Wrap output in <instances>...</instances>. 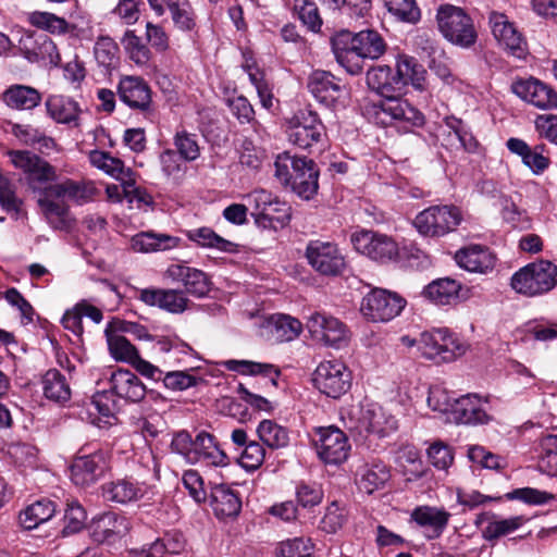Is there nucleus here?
<instances>
[{
	"label": "nucleus",
	"instance_id": "a211bd4d",
	"mask_svg": "<svg viewBox=\"0 0 557 557\" xmlns=\"http://www.w3.org/2000/svg\"><path fill=\"white\" fill-rule=\"evenodd\" d=\"M153 13L161 17L170 13L175 28L181 32H193L197 25V15L189 0H147Z\"/></svg>",
	"mask_w": 557,
	"mask_h": 557
},
{
	"label": "nucleus",
	"instance_id": "0e129e2a",
	"mask_svg": "<svg viewBox=\"0 0 557 557\" xmlns=\"http://www.w3.org/2000/svg\"><path fill=\"white\" fill-rule=\"evenodd\" d=\"M295 10L298 12V17L310 32L318 33L322 26V18L320 16L318 7L313 2L304 0L301 5L295 4Z\"/></svg>",
	"mask_w": 557,
	"mask_h": 557
},
{
	"label": "nucleus",
	"instance_id": "864d4df0",
	"mask_svg": "<svg viewBox=\"0 0 557 557\" xmlns=\"http://www.w3.org/2000/svg\"><path fill=\"white\" fill-rule=\"evenodd\" d=\"M177 154L186 162H193L200 156L198 135L186 129L177 131L173 137Z\"/></svg>",
	"mask_w": 557,
	"mask_h": 557
},
{
	"label": "nucleus",
	"instance_id": "6e6d98bb",
	"mask_svg": "<svg viewBox=\"0 0 557 557\" xmlns=\"http://www.w3.org/2000/svg\"><path fill=\"white\" fill-rule=\"evenodd\" d=\"M523 522L524 518L522 516L491 521L483 529L482 536L487 542H495L499 537L518 530L523 524Z\"/></svg>",
	"mask_w": 557,
	"mask_h": 557
},
{
	"label": "nucleus",
	"instance_id": "c03bdc74",
	"mask_svg": "<svg viewBox=\"0 0 557 557\" xmlns=\"http://www.w3.org/2000/svg\"><path fill=\"white\" fill-rule=\"evenodd\" d=\"M224 366L228 371L237 372L243 375H261L268 379L273 386L277 385V379L281 374L280 370L271 363L250 360L231 359L225 361Z\"/></svg>",
	"mask_w": 557,
	"mask_h": 557
},
{
	"label": "nucleus",
	"instance_id": "4468645a",
	"mask_svg": "<svg viewBox=\"0 0 557 557\" xmlns=\"http://www.w3.org/2000/svg\"><path fill=\"white\" fill-rule=\"evenodd\" d=\"M488 25L498 46L508 55L519 60L525 59L528 54L527 41L505 13L491 11L488 13Z\"/></svg>",
	"mask_w": 557,
	"mask_h": 557
},
{
	"label": "nucleus",
	"instance_id": "de8ad7c7",
	"mask_svg": "<svg viewBox=\"0 0 557 557\" xmlns=\"http://www.w3.org/2000/svg\"><path fill=\"white\" fill-rule=\"evenodd\" d=\"M189 240L203 248H212L223 252H235L237 245L218 235L210 227H199L187 232Z\"/></svg>",
	"mask_w": 557,
	"mask_h": 557
},
{
	"label": "nucleus",
	"instance_id": "6e6552de",
	"mask_svg": "<svg viewBox=\"0 0 557 557\" xmlns=\"http://www.w3.org/2000/svg\"><path fill=\"white\" fill-rule=\"evenodd\" d=\"M461 212L454 206H431L414 218L413 225L423 236L440 237L457 228Z\"/></svg>",
	"mask_w": 557,
	"mask_h": 557
},
{
	"label": "nucleus",
	"instance_id": "b1692460",
	"mask_svg": "<svg viewBox=\"0 0 557 557\" xmlns=\"http://www.w3.org/2000/svg\"><path fill=\"white\" fill-rule=\"evenodd\" d=\"M20 47L30 62L58 65L61 61L57 45L44 33H30L23 36Z\"/></svg>",
	"mask_w": 557,
	"mask_h": 557
},
{
	"label": "nucleus",
	"instance_id": "39448f33",
	"mask_svg": "<svg viewBox=\"0 0 557 557\" xmlns=\"http://www.w3.org/2000/svg\"><path fill=\"white\" fill-rule=\"evenodd\" d=\"M557 285V265L548 260L527 264L511 277V287L525 296L542 295Z\"/></svg>",
	"mask_w": 557,
	"mask_h": 557
},
{
	"label": "nucleus",
	"instance_id": "5701e85b",
	"mask_svg": "<svg viewBox=\"0 0 557 557\" xmlns=\"http://www.w3.org/2000/svg\"><path fill=\"white\" fill-rule=\"evenodd\" d=\"M486 400L478 394H467L454 399L450 419L457 424H486L492 417L485 409Z\"/></svg>",
	"mask_w": 557,
	"mask_h": 557
},
{
	"label": "nucleus",
	"instance_id": "a878e982",
	"mask_svg": "<svg viewBox=\"0 0 557 557\" xmlns=\"http://www.w3.org/2000/svg\"><path fill=\"white\" fill-rule=\"evenodd\" d=\"M89 530L95 542H113L128 533L131 522L125 516L108 511L94 518Z\"/></svg>",
	"mask_w": 557,
	"mask_h": 557
},
{
	"label": "nucleus",
	"instance_id": "680f3d73",
	"mask_svg": "<svg viewBox=\"0 0 557 557\" xmlns=\"http://www.w3.org/2000/svg\"><path fill=\"white\" fill-rule=\"evenodd\" d=\"M312 552L310 539L295 537L280 544L276 557H313Z\"/></svg>",
	"mask_w": 557,
	"mask_h": 557
},
{
	"label": "nucleus",
	"instance_id": "aec40b11",
	"mask_svg": "<svg viewBox=\"0 0 557 557\" xmlns=\"http://www.w3.org/2000/svg\"><path fill=\"white\" fill-rule=\"evenodd\" d=\"M151 88L140 76H123L117 84L120 100L132 110L149 112L152 104Z\"/></svg>",
	"mask_w": 557,
	"mask_h": 557
},
{
	"label": "nucleus",
	"instance_id": "20e7f679",
	"mask_svg": "<svg viewBox=\"0 0 557 557\" xmlns=\"http://www.w3.org/2000/svg\"><path fill=\"white\" fill-rule=\"evenodd\" d=\"M436 22L443 37L460 48H471L478 40V32L472 17L460 7L441 4Z\"/></svg>",
	"mask_w": 557,
	"mask_h": 557
},
{
	"label": "nucleus",
	"instance_id": "2f4dec72",
	"mask_svg": "<svg viewBox=\"0 0 557 557\" xmlns=\"http://www.w3.org/2000/svg\"><path fill=\"white\" fill-rule=\"evenodd\" d=\"M111 389L120 398L138 403L144 399L147 388L140 379L129 370L119 369L111 375Z\"/></svg>",
	"mask_w": 557,
	"mask_h": 557
},
{
	"label": "nucleus",
	"instance_id": "8fccbe9b",
	"mask_svg": "<svg viewBox=\"0 0 557 557\" xmlns=\"http://www.w3.org/2000/svg\"><path fill=\"white\" fill-rule=\"evenodd\" d=\"M257 433L260 441L272 449L286 447L289 443L288 430L273 420H262L257 428Z\"/></svg>",
	"mask_w": 557,
	"mask_h": 557
},
{
	"label": "nucleus",
	"instance_id": "052dcab7",
	"mask_svg": "<svg viewBox=\"0 0 557 557\" xmlns=\"http://www.w3.org/2000/svg\"><path fill=\"white\" fill-rule=\"evenodd\" d=\"M108 345L115 360L133 363L139 356L136 347L123 335H112L108 338Z\"/></svg>",
	"mask_w": 557,
	"mask_h": 557
},
{
	"label": "nucleus",
	"instance_id": "09e8293b",
	"mask_svg": "<svg viewBox=\"0 0 557 557\" xmlns=\"http://www.w3.org/2000/svg\"><path fill=\"white\" fill-rule=\"evenodd\" d=\"M28 22L42 30L49 32L50 34H74L77 27L70 24L65 18L60 17L53 13L35 11L28 15Z\"/></svg>",
	"mask_w": 557,
	"mask_h": 557
},
{
	"label": "nucleus",
	"instance_id": "7c9ffc66",
	"mask_svg": "<svg viewBox=\"0 0 557 557\" xmlns=\"http://www.w3.org/2000/svg\"><path fill=\"white\" fill-rule=\"evenodd\" d=\"M101 490L106 500L122 505L137 502L146 494L145 484L128 476L107 482Z\"/></svg>",
	"mask_w": 557,
	"mask_h": 557
},
{
	"label": "nucleus",
	"instance_id": "393cba45",
	"mask_svg": "<svg viewBox=\"0 0 557 557\" xmlns=\"http://www.w3.org/2000/svg\"><path fill=\"white\" fill-rule=\"evenodd\" d=\"M301 330L299 320L283 313L265 317L260 325L262 337L273 344L290 342L298 337Z\"/></svg>",
	"mask_w": 557,
	"mask_h": 557
},
{
	"label": "nucleus",
	"instance_id": "e2e57ef3",
	"mask_svg": "<svg viewBox=\"0 0 557 557\" xmlns=\"http://www.w3.org/2000/svg\"><path fill=\"white\" fill-rule=\"evenodd\" d=\"M264 457L265 450L263 446L256 441H251L245 446L240 454L239 463L245 469L256 470L262 465Z\"/></svg>",
	"mask_w": 557,
	"mask_h": 557
},
{
	"label": "nucleus",
	"instance_id": "49530a36",
	"mask_svg": "<svg viewBox=\"0 0 557 557\" xmlns=\"http://www.w3.org/2000/svg\"><path fill=\"white\" fill-rule=\"evenodd\" d=\"M44 395L47 399L64 404L71 398V388L66 377L57 369H50L42 377Z\"/></svg>",
	"mask_w": 557,
	"mask_h": 557
},
{
	"label": "nucleus",
	"instance_id": "c756f323",
	"mask_svg": "<svg viewBox=\"0 0 557 557\" xmlns=\"http://www.w3.org/2000/svg\"><path fill=\"white\" fill-rule=\"evenodd\" d=\"M308 89L322 104L332 107L343 95L341 81L326 71H314L308 79Z\"/></svg>",
	"mask_w": 557,
	"mask_h": 557
},
{
	"label": "nucleus",
	"instance_id": "338daca9",
	"mask_svg": "<svg viewBox=\"0 0 557 557\" xmlns=\"http://www.w3.org/2000/svg\"><path fill=\"white\" fill-rule=\"evenodd\" d=\"M296 498L304 508L318 506L323 498V492L317 484L301 482L296 487Z\"/></svg>",
	"mask_w": 557,
	"mask_h": 557
},
{
	"label": "nucleus",
	"instance_id": "f704fd0d",
	"mask_svg": "<svg viewBox=\"0 0 557 557\" xmlns=\"http://www.w3.org/2000/svg\"><path fill=\"white\" fill-rule=\"evenodd\" d=\"M360 423L366 432L379 437L387 436L397 429L396 419L377 405H371L362 410Z\"/></svg>",
	"mask_w": 557,
	"mask_h": 557
},
{
	"label": "nucleus",
	"instance_id": "f257e3e1",
	"mask_svg": "<svg viewBox=\"0 0 557 557\" xmlns=\"http://www.w3.org/2000/svg\"><path fill=\"white\" fill-rule=\"evenodd\" d=\"M425 75V69L417 59L407 54L397 57L395 70L388 65L370 67L366 75L367 85L383 99L366 104L364 115L381 126L404 124L406 132H409L411 127L422 126L424 115L401 96L408 84L422 90Z\"/></svg>",
	"mask_w": 557,
	"mask_h": 557
},
{
	"label": "nucleus",
	"instance_id": "412c9836",
	"mask_svg": "<svg viewBox=\"0 0 557 557\" xmlns=\"http://www.w3.org/2000/svg\"><path fill=\"white\" fill-rule=\"evenodd\" d=\"M511 90L519 98L542 110L557 108V92L539 79H518L512 83Z\"/></svg>",
	"mask_w": 557,
	"mask_h": 557
},
{
	"label": "nucleus",
	"instance_id": "13d9d810",
	"mask_svg": "<svg viewBox=\"0 0 557 557\" xmlns=\"http://www.w3.org/2000/svg\"><path fill=\"white\" fill-rule=\"evenodd\" d=\"M347 521V510L344 504L337 500L332 502L325 509L320 521V528L326 533H336Z\"/></svg>",
	"mask_w": 557,
	"mask_h": 557
},
{
	"label": "nucleus",
	"instance_id": "ddd939ff",
	"mask_svg": "<svg viewBox=\"0 0 557 557\" xmlns=\"http://www.w3.org/2000/svg\"><path fill=\"white\" fill-rule=\"evenodd\" d=\"M11 162L27 175L28 185L40 194L44 185L57 181V171L48 161L28 150L9 152Z\"/></svg>",
	"mask_w": 557,
	"mask_h": 557
},
{
	"label": "nucleus",
	"instance_id": "473e14b6",
	"mask_svg": "<svg viewBox=\"0 0 557 557\" xmlns=\"http://www.w3.org/2000/svg\"><path fill=\"white\" fill-rule=\"evenodd\" d=\"M349 32L339 34L332 40V50L337 63L350 75H359L363 71L364 58L352 49L351 42L347 39Z\"/></svg>",
	"mask_w": 557,
	"mask_h": 557
},
{
	"label": "nucleus",
	"instance_id": "9b49d317",
	"mask_svg": "<svg viewBox=\"0 0 557 557\" xmlns=\"http://www.w3.org/2000/svg\"><path fill=\"white\" fill-rule=\"evenodd\" d=\"M313 444L319 458L326 465H341L347 460L350 444L347 435L334 425L313 430Z\"/></svg>",
	"mask_w": 557,
	"mask_h": 557
},
{
	"label": "nucleus",
	"instance_id": "bf43d9fd",
	"mask_svg": "<svg viewBox=\"0 0 557 557\" xmlns=\"http://www.w3.org/2000/svg\"><path fill=\"white\" fill-rule=\"evenodd\" d=\"M87 515L82 505L77 502L67 504L63 517L62 534L64 536L78 533L85 527Z\"/></svg>",
	"mask_w": 557,
	"mask_h": 557
},
{
	"label": "nucleus",
	"instance_id": "6ab92c4d",
	"mask_svg": "<svg viewBox=\"0 0 557 557\" xmlns=\"http://www.w3.org/2000/svg\"><path fill=\"white\" fill-rule=\"evenodd\" d=\"M164 275L172 282L181 283L187 294L197 298L205 297L211 289L210 277L203 271L184 262L170 264Z\"/></svg>",
	"mask_w": 557,
	"mask_h": 557
},
{
	"label": "nucleus",
	"instance_id": "423d86ee",
	"mask_svg": "<svg viewBox=\"0 0 557 557\" xmlns=\"http://www.w3.org/2000/svg\"><path fill=\"white\" fill-rule=\"evenodd\" d=\"M418 349L426 359L450 362L466 352V345L446 329L425 331L420 334Z\"/></svg>",
	"mask_w": 557,
	"mask_h": 557
},
{
	"label": "nucleus",
	"instance_id": "2eb2a0df",
	"mask_svg": "<svg viewBox=\"0 0 557 557\" xmlns=\"http://www.w3.org/2000/svg\"><path fill=\"white\" fill-rule=\"evenodd\" d=\"M309 264L320 274L336 276L346 267L345 258L337 245L329 242L312 240L306 248Z\"/></svg>",
	"mask_w": 557,
	"mask_h": 557
},
{
	"label": "nucleus",
	"instance_id": "f03ea898",
	"mask_svg": "<svg viewBox=\"0 0 557 557\" xmlns=\"http://www.w3.org/2000/svg\"><path fill=\"white\" fill-rule=\"evenodd\" d=\"M97 191L91 181L66 178L60 183L50 184L41 190L37 203L48 223L54 230L64 231L70 227V207L63 199L83 206L90 202Z\"/></svg>",
	"mask_w": 557,
	"mask_h": 557
},
{
	"label": "nucleus",
	"instance_id": "72a5a7b5",
	"mask_svg": "<svg viewBox=\"0 0 557 557\" xmlns=\"http://www.w3.org/2000/svg\"><path fill=\"white\" fill-rule=\"evenodd\" d=\"M46 108L49 116L57 123L79 126V104L70 97L63 95H51L46 100Z\"/></svg>",
	"mask_w": 557,
	"mask_h": 557
},
{
	"label": "nucleus",
	"instance_id": "c85d7f7f",
	"mask_svg": "<svg viewBox=\"0 0 557 557\" xmlns=\"http://www.w3.org/2000/svg\"><path fill=\"white\" fill-rule=\"evenodd\" d=\"M450 516V512L444 508L418 506L412 510L410 518L419 527L425 529L426 539L435 540L441 537L446 530Z\"/></svg>",
	"mask_w": 557,
	"mask_h": 557
},
{
	"label": "nucleus",
	"instance_id": "774afa93",
	"mask_svg": "<svg viewBox=\"0 0 557 557\" xmlns=\"http://www.w3.org/2000/svg\"><path fill=\"white\" fill-rule=\"evenodd\" d=\"M248 207L251 209V215L256 223L258 219L264 213L268 206L274 200V195L264 189H257L251 191L245 197Z\"/></svg>",
	"mask_w": 557,
	"mask_h": 557
},
{
	"label": "nucleus",
	"instance_id": "f3484780",
	"mask_svg": "<svg viewBox=\"0 0 557 557\" xmlns=\"http://www.w3.org/2000/svg\"><path fill=\"white\" fill-rule=\"evenodd\" d=\"M108 458L102 450L82 455L71 466V479L77 486H89L96 483L107 471Z\"/></svg>",
	"mask_w": 557,
	"mask_h": 557
},
{
	"label": "nucleus",
	"instance_id": "79ce46f5",
	"mask_svg": "<svg viewBox=\"0 0 557 557\" xmlns=\"http://www.w3.org/2000/svg\"><path fill=\"white\" fill-rule=\"evenodd\" d=\"M180 238L166 234L141 232L132 238V247L138 252H154L175 248Z\"/></svg>",
	"mask_w": 557,
	"mask_h": 557
},
{
	"label": "nucleus",
	"instance_id": "5fc2aeb1",
	"mask_svg": "<svg viewBox=\"0 0 557 557\" xmlns=\"http://www.w3.org/2000/svg\"><path fill=\"white\" fill-rule=\"evenodd\" d=\"M122 45L125 48L129 59L139 66L147 65L151 59L150 49L143 42L133 30H127L123 38Z\"/></svg>",
	"mask_w": 557,
	"mask_h": 557
},
{
	"label": "nucleus",
	"instance_id": "a19ab883",
	"mask_svg": "<svg viewBox=\"0 0 557 557\" xmlns=\"http://www.w3.org/2000/svg\"><path fill=\"white\" fill-rule=\"evenodd\" d=\"M507 149L522 159V162L534 174L543 173L549 166V158L540 152H533L532 148L522 139L511 137L506 143Z\"/></svg>",
	"mask_w": 557,
	"mask_h": 557
},
{
	"label": "nucleus",
	"instance_id": "9d476101",
	"mask_svg": "<svg viewBox=\"0 0 557 557\" xmlns=\"http://www.w3.org/2000/svg\"><path fill=\"white\" fill-rule=\"evenodd\" d=\"M350 242L356 251L380 263L389 262L398 257L397 243L386 234L361 230L351 234Z\"/></svg>",
	"mask_w": 557,
	"mask_h": 557
},
{
	"label": "nucleus",
	"instance_id": "ea45409f",
	"mask_svg": "<svg viewBox=\"0 0 557 557\" xmlns=\"http://www.w3.org/2000/svg\"><path fill=\"white\" fill-rule=\"evenodd\" d=\"M55 513V504L50 499H39L28 505L18 516L20 524L25 530H33L49 521Z\"/></svg>",
	"mask_w": 557,
	"mask_h": 557
},
{
	"label": "nucleus",
	"instance_id": "7ed1b4c3",
	"mask_svg": "<svg viewBox=\"0 0 557 557\" xmlns=\"http://www.w3.org/2000/svg\"><path fill=\"white\" fill-rule=\"evenodd\" d=\"M275 177L301 199H312L319 189L320 171L317 163L307 157L292 156L284 151L274 162Z\"/></svg>",
	"mask_w": 557,
	"mask_h": 557
},
{
	"label": "nucleus",
	"instance_id": "dca6fc26",
	"mask_svg": "<svg viewBox=\"0 0 557 557\" xmlns=\"http://www.w3.org/2000/svg\"><path fill=\"white\" fill-rule=\"evenodd\" d=\"M307 327L312 338L325 346L341 348L349 341L346 325L331 315L315 312L308 319Z\"/></svg>",
	"mask_w": 557,
	"mask_h": 557
},
{
	"label": "nucleus",
	"instance_id": "58836bf2",
	"mask_svg": "<svg viewBox=\"0 0 557 557\" xmlns=\"http://www.w3.org/2000/svg\"><path fill=\"white\" fill-rule=\"evenodd\" d=\"M211 505L220 518L236 517L242 509V500L231 487L221 484L211 491Z\"/></svg>",
	"mask_w": 557,
	"mask_h": 557
},
{
	"label": "nucleus",
	"instance_id": "3c124183",
	"mask_svg": "<svg viewBox=\"0 0 557 557\" xmlns=\"http://www.w3.org/2000/svg\"><path fill=\"white\" fill-rule=\"evenodd\" d=\"M290 220V208L284 201H281L276 196L260 219L257 224L264 228H276L277 226L283 227Z\"/></svg>",
	"mask_w": 557,
	"mask_h": 557
},
{
	"label": "nucleus",
	"instance_id": "bb28decb",
	"mask_svg": "<svg viewBox=\"0 0 557 557\" xmlns=\"http://www.w3.org/2000/svg\"><path fill=\"white\" fill-rule=\"evenodd\" d=\"M190 463H203L209 467H226L230 458L221 448L215 436L201 431L195 436V447Z\"/></svg>",
	"mask_w": 557,
	"mask_h": 557
},
{
	"label": "nucleus",
	"instance_id": "c9c22d12",
	"mask_svg": "<svg viewBox=\"0 0 557 557\" xmlns=\"http://www.w3.org/2000/svg\"><path fill=\"white\" fill-rule=\"evenodd\" d=\"M391 479L389 468L381 460L366 463L358 470V487L367 494L381 490Z\"/></svg>",
	"mask_w": 557,
	"mask_h": 557
},
{
	"label": "nucleus",
	"instance_id": "4d7b16f0",
	"mask_svg": "<svg viewBox=\"0 0 557 557\" xmlns=\"http://www.w3.org/2000/svg\"><path fill=\"white\" fill-rule=\"evenodd\" d=\"M119 47L110 37H100L95 44L94 54L100 66L109 70L119 62Z\"/></svg>",
	"mask_w": 557,
	"mask_h": 557
},
{
	"label": "nucleus",
	"instance_id": "37998d69",
	"mask_svg": "<svg viewBox=\"0 0 557 557\" xmlns=\"http://www.w3.org/2000/svg\"><path fill=\"white\" fill-rule=\"evenodd\" d=\"M3 101L12 109L32 110L41 102V94L30 86L12 85L3 92Z\"/></svg>",
	"mask_w": 557,
	"mask_h": 557
},
{
	"label": "nucleus",
	"instance_id": "f8f14e48",
	"mask_svg": "<svg viewBox=\"0 0 557 557\" xmlns=\"http://www.w3.org/2000/svg\"><path fill=\"white\" fill-rule=\"evenodd\" d=\"M406 300L396 293L373 288L361 302L362 314L372 322H388L400 314Z\"/></svg>",
	"mask_w": 557,
	"mask_h": 557
},
{
	"label": "nucleus",
	"instance_id": "a18cd8bd",
	"mask_svg": "<svg viewBox=\"0 0 557 557\" xmlns=\"http://www.w3.org/2000/svg\"><path fill=\"white\" fill-rule=\"evenodd\" d=\"M90 163L97 169L103 171L108 175L122 182L127 181L133 176L131 169L124 166V162L115 157H112L109 152L94 150L89 154Z\"/></svg>",
	"mask_w": 557,
	"mask_h": 557
},
{
	"label": "nucleus",
	"instance_id": "0eeeda50",
	"mask_svg": "<svg viewBox=\"0 0 557 557\" xmlns=\"http://www.w3.org/2000/svg\"><path fill=\"white\" fill-rule=\"evenodd\" d=\"M288 141L301 149L323 145L326 133L319 115L309 110H299L286 122Z\"/></svg>",
	"mask_w": 557,
	"mask_h": 557
},
{
	"label": "nucleus",
	"instance_id": "4be33fe9",
	"mask_svg": "<svg viewBox=\"0 0 557 557\" xmlns=\"http://www.w3.org/2000/svg\"><path fill=\"white\" fill-rule=\"evenodd\" d=\"M137 298L147 306L158 307L173 314L183 313L189 302L183 290L173 288H141Z\"/></svg>",
	"mask_w": 557,
	"mask_h": 557
},
{
	"label": "nucleus",
	"instance_id": "69168bd1",
	"mask_svg": "<svg viewBox=\"0 0 557 557\" xmlns=\"http://www.w3.org/2000/svg\"><path fill=\"white\" fill-rule=\"evenodd\" d=\"M454 399L442 386H431L429 389L428 405L434 411L451 414Z\"/></svg>",
	"mask_w": 557,
	"mask_h": 557
},
{
	"label": "nucleus",
	"instance_id": "4c0bfd02",
	"mask_svg": "<svg viewBox=\"0 0 557 557\" xmlns=\"http://www.w3.org/2000/svg\"><path fill=\"white\" fill-rule=\"evenodd\" d=\"M352 49L358 51L364 59L376 60L386 51V44L383 37L373 29L361 30L357 34H351L347 38Z\"/></svg>",
	"mask_w": 557,
	"mask_h": 557
},
{
	"label": "nucleus",
	"instance_id": "1a4fd4ad",
	"mask_svg": "<svg viewBox=\"0 0 557 557\" xmlns=\"http://www.w3.org/2000/svg\"><path fill=\"white\" fill-rule=\"evenodd\" d=\"M351 372L341 360H325L313 372V385L327 397L338 399L351 387Z\"/></svg>",
	"mask_w": 557,
	"mask_h": 557
},
{
	"label": "nucleus",
	"instance_id": "603ef678",
	"mask_svg": "<svg viewBox=\"0 0 557 557\" xmlns=\"http://www.w3.org/2000/svg\"><path fill=\"white\" fill-rule=\"evenodd\" d=\"M385 7L397 21L416 24L421 18V11L416 0H385Z\"/></svg>",
	"mask_w": 557,
	"mask_h": 557
},
{
	"label": "nucleus",
	"instance_id": "cd10ccee",
	"mask_svg": "<svg viewBox=\"0 0 557 557\" xmlns=\"http://www.w3.org/2000/svg\"><path fill=\"white\" fill-rule=\"evenodd\" d=\"M455 260L460 268L481 274L491 272L496 264V256L490 248L476 244L460 248L455 255Z\"/></svg>",
	"mask_w": 557,
	"mask_h": 557
},
{
	"label": "nucleus",
	"instance_id": "e433bc0d",
	"mask_svg": "<svg viewBox=\"0 0 557 557\" xmlns=\"http://www.w3.org/2000/svg\"><path fill=\"white\" fill-rule=\"evenodd\" d=\"M461 284L449 277H442L431 282L423 289L425 298L436 305H453L460 298Z\"/></svg>",
	"mask_w": 557,
	"mask_h": 557
}]
</instances>
